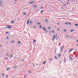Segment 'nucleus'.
I'll list each match as a JSON object with an SVG mask.
<instances>
[{
    "label": "nucleus",
    "mask_w": 78,
    "mask_h": 78,
    "mask_svg": "<svg viewBox=\"0 0 78 78\" xmlns=\"http://www.w3.org/2000/svg\"><path fill=\"white\" fill-rule=\"evenodd\" d=\"M0 2L1 3V4H3V2H2V1L1 0L0 1Z\"/></svg>",
    "instance_id": "nucleus-15"
},
{
    "label": "nucleus",
    "mask_w": 78,
    "mask_h": 78,
    "mask_svg": "<svg viewBox=\"0 0 78 78\" xmlns=\"http://www.w3.org/2000/svg\"><path fill=\"white\" fill-rule=\"evenodd\" d=\"M15 2H17V0H15Z\"/></svg>",
    "instance_id": "nucleus-49"
},
{
    "label": "nucleus",
    "mask_w": 78,
    "mask_h": 78,
    "mask_svg": "<svg viewBox=\"0 0 78 78\" xmlns=\"http://www.w3.org/2000/svg\"><path fill=\"white\" fill-rule=\"evenodd\" d=\"M9 33V32H7L5 33V34H8V33Z\"/></svg>",
    "instance_id": "nucleus-32"
},
{
    "label": "nucleus",
    "mask_w": 78,
    "mask_h": 78,
    "mask_svg": "<svg viewBox=\"0 0 78 78\" xmlns=\"http://www.w3.org/2000/svg\"><path fill=\"white\" fill-rule=\"evenodd\" d=\"M68 24H69V25H71V23H68Z\"/></svg>",
    "instance_id": "nucleus-43"
},
{
    "label": "nucleus",
    "mask_w": 78,
    "mask_h": 78,
    "mask_svg": "<svg viewBox=\"0 0 78 78\" xmlns=\"http://www.w3.org/2000/svg\"><path fill=\"white\" fill-rule=\"evenodd\" d=\"M55 39H56V40H58V37H55Z\"/></svg>",
    "instance_id": "nucleus-18"
},
{
    "label": "nucleus",
    "mask_w": 78,
    "mask_h": 78,
    "mask_svg": "<svg viewBox=\"0 0 78 78\" xmlns=\"http://www.w3.org/2000/svg\"><path fill=\"white\" fill-rule=\"evenodd\" d=\"M43 30H44V31H45V30H47L46 29V28H45V27H43Z\"/></svg>",
    "instance_id": "nucleus-9"
},
{
    "label": "nucleus",
    "mask_w": 78,
    "mask_h": 78,
    "mask_svg": "<svg viewBox=\"0 0 78 78\" xmlns=\"http://www.w3.org/2000/svg\"><path fill=\"white\" fill-rule=\"evenodd\" d=\"M45 22H47V19H45Z\"/></svg>",
    "instance_id": "nucleus-30"
},
{
    "label": "nucleus",
    "mask_w": 78,
    "mask_h": 78,
    "mask_svg": "<svg viewBox=\"0 0 78 78\" xmlns=\"http://www.w3.org/2000/svg\"><path fill=\"white\" fill-rule=\"evenodd\" d=\"M46 63V61H44L43 63V64H45Z\"/></svg>",
    "instance_id": "nucleus-11"
},
{
    "label": "nucleus",
    "mask_w": 78,
    "mask_h": 78,
    "mask_svg": "<svg viewBox=\"0 0 78 78\" xmlns=\"http://www.w3.org/2000/svg\"><path fill=\"white\" fill-rule=\"evenodd\" d=\"M73 50V48L70 49L69 50V53H70L71 51H72V50Z\"/></svg>",
    "instance_id": "nucleus-8"
},
{
    "label": "nucleus",
    "mask_w": 78,
    "mask_h": 78,
    "mask_svg": "<svg viewBox=\"0 0 78 78\" xmlns=\"http://www.w3.org/2000/svg\"><path fill=\"white\" fill-rule=\"evenodd\" d=\"M67 5H68L69 4V3H67Z\"/></svg>",
    "instance_id": "nucleus-60"
},
{
    "label": "nucleus",
    "mask_w": 78,
    "mask_h": 78,
    "mask_svg": "<svg viewBox=\"0 0 78 78\" xmlns=\"http://www.w3.org/2000/svg\"><path fill=\"white\" fill-rule=\"evenodd\" d=\"M41 9H43V7H41Z\"/></svg>",
    "instance_id": "nucleus-51"
},
{
    "label": "nucleus",
    "mask_w": 78,
    "mask_h": 78,
    "mask_svg": "<svg viewBox=\"0 0 78 78\" xmlns=\"http://www.w3.org/2000/svg\"><path fill=\"white\" fill-rule=\"evenodd\" d=\"M37 24L39 25H40V22H38L37 23Z\"/></svg>",
    "instance_id": "nucleus-27"
},
{
    "label": "nucleus",
    "mask_w": 78,
    "mask_h": 78,
    "mask_svg": "<svg viewBox=\"0 0 78 78\" xmlns=\"http://www.w3.org/2000/svg\"><path fill=\"white\" fill-rule=\"evenodd\" d=\"M14 77H15V76H14L13 78H14Z\"/></svg>",
    "instance_id": "nucleus-64"
},
{
    "label": "nucleus",
    "mask_w": 78,
    "mask_h": 78,
    "mask_svg": "<svg viewBox=\"0 0 78 78\" xmlns=\"http://www.w3.org/2000/svg\"><path fill=\"white\" fill-rule=\"evenodd\" d=\"M60 64H61V61L60 62Z\"/></svg>",
    "instance_id": "nucleus-53"
},
{
    "label": "nucleus",
    "mask_w": 78,
    "mask_h": 78,
    "mask_svg": "<svg viewBox=\"0 0 78 78\" xmlns=\"http://www.w3.org/2000/svg\"><path fill=\"white\" fill-rule=\"evenodd\" d=\"M2 76H4L5 75V74H4V73L2 74Z\"/></svg>",
    "instance_id": "nucleus-35"
},
{
    "label": "nucleus",
    "mask_w": 78,
    "mask_h": 78,
    "mask_svg": "<svg viewBox=\"0 0 78 78\" xmlns=\"http://www.w3.org/2000/svg\"><path fill=\"white\" fill-rule=\"evenodd\" d=\"M51 28H50V27H48V29H49L50 30V29H51Z\"/></svg>",
    "instance_id": "nucleus-39"
},
{
    "label": "nucleus",
    "mask_w": 78,
    "mask_h": 78,
    "mask_svg": "<svg viewBox=\"0 0 78 78\" xmlns=\"http://www.w3.org/2000/svg\"><path fill=\"white\" fill-rule=\"evenodd\" d=\"M60 45H61V43H59V44L58 45V46H60Z\"/></svg>",
    "instance_id": "nucleus-46"
},
{
    "label": "nucleus",
    "mask_w": 78,
    "mask_h": 78,
    "mask_svg": "<svg viewBox=\"0 0 78 78\" xmlns=\"http://www.w3.org/2000/svg\"><path fill=\"white\" fill-rule=\"evenodd\" d=\"M49 61H52V58H50L49 59Z\"/></svg>",
    "instance_id": "nucleus-24"
},
{
    "label": "nucleus",
    "mask_w": 78,
    "mask_h": 78,
    "mask_svg": "<svg viewBox=\"0 0 78 78\" xmlns=\"http://www.w3.org/2000/svg\"><path fill=\"white\" fill-rule=\"evenodd\" d=\"M49 33H51V31H49Z\"/></svg>",
    "instance_id": "nucleus-57"
},
{
    "label": "nucleus",
    "mask_w": 78,
    "mask_h": 78,
    "mask_svg": "<svg viewBox=\"0 0 78 78\" xmlns=\"http://www.w3.org/2000/svg\"><path fill=\"white\" fill-rule=\"evenodd\" d=\"M32 64L33 65V66H34V64H33V63H32Z\"/></svg>",
    "instance_id": "nucleus-40"
},
{
    "label": "nucleus",
    "mask_w": 78,
    "mask_h": 78,
    "mask_svg": "<svg viewBox=\"0 0 78 78\" xmlns=\"http://www.w3.org/2000/svg\"><path fill=\"white\" fill-rule=\"evenodd\" d=\"M64 32H66V30H64Z\"/></svg>",
    "instance_id": "nucleus-41"
},
{
    "label": "nucleus",
    "mask_w": 78,
    "mask_h": 78,
    "mask_svg": "<svg viewBox=\"0 0 78 78\" xmlns=\"http://www.w3.org/2000/svg\"><path fill=\"white\" fill-rule=\"evenodd\" d=\"M16 67H17V66H14V67H13V68L14 69H15V68H16Z\"/></svg>",
    "instance_id": "nucleus-36"
},
{
    "label": "nucleus",
    "mask_w": 78,
    "mask_h": 78,
    "mask_svg": "<svg viewBox=\"0 0 78 78\" xmlns=\"http://www.w3.org/2000/svg\"><path fill=\"white\" fill-rule=\"evenodd\" d=\"M76 46H78V44L76 45Z\"/></svg>",
    "instance_id": "nucleus-63"
},
{
    "label": "nucleus",
    "mask_w": 78,
    "mask_h": 78,
    "mask_svg": "<svg viewBox=\"0 0 78 78\" xmlns=\"http://www.w3.org/2000/svg\"><path fill=\"white\" fill-rule=\"evenodd\" d=\"M57 30L58 31H59V28H58Z\"/></svg>",
    "instance_id": "nucleus-48"
},
{
    "label": "nucleus",
    "mask_w": 78,
    "mask_h": 78,
    "mask_svg": "<svg viewBox=\"0 0 78 78\" xmlns=\"http://www.w3.org/2000/svg\"><path fill=\"white\" fill-rule=\"evenodd\" d=\"M59 24H59V23H58V25H59Z\"/></svg>",
    "instance_id": "nucleus-56"
},
{
    "label": "nucleus",
    "mask_w": 78,
    "mask_h": 78,
    "mask_svg": "<svg viewBox=\"0 0 78 78\" xmlns=\"http://www.w3.org/2000/svg\"><path fill=\"white\" fill-rule=\"evenodd\" d=\"M45 33H48V31H47V30H46L45 31Z\"/></svg>",
    "instance_id": "nucleus-33"
},
{
    "label": "nucleus",
    "mask_w": 78,
    "mask_h": 78,
    "mask_svg": "<svg viewBox=\"0 0 78 78\" xmlns=\"http://www.w3.org/2000/svg\"><path fill=\"white\" fill-rule=\"evenodd\" d=\"M64 46L63 45L62 48H61V51H63V49H64Z\"/></svg>",
    "instance_id": "nucleus-1"
},
{
    "label": "nucleus",
    "mask_w": 78,
    "mask_h": 78,
    "mask_svg": "<svg viewBox=\"0 0 78 78\" xmlns=\"http://www.w3.org/2000/svg\"><path fill=\"white\" fill-rule=\"evenodd\" d=\"M30 23H32V22L31 21H30Z\"/></svg>",
    "instance_id": "nucleus-47"
},
{
    "label": "nucleus",
    "mask_w": 78,
    "mask_h": 78,
    "mask_svg": "<svg viewBox=\"0 0 78 78\" xmlns=\"http://www.w3.org/2000/svg\"><path fill=\"white\" fill-rule=\"evenodd\" d=\"M69 58L70 59H71V60H72L73 59V58L71 57V56H70V55H69Z\"/></svg>",
    "instance_id": "nucleus-7"
},
{
    "label": "nucleus",
    "mask_w": 78,
    "mask_h": 78,
    "mask_svg": "<svg viewBox=\"0 0 78 78\" xmlns=\"http://www.w3.org/2000/svg\"><path fill=\"white\" fill-rule=\"evenodd\" d=\"M70 31V32H73V30H71V31Z\"/></svg>",
    "instance_id": "nucleus-25"
},
{
    "label": "nucleus",
    "mask_w": 78,
    "mask_h": 78,
    "mask_svg": "<svg viewBox=\"0 0 78 78\" xmlns=\"http://www.w3.org/2000/svg\"><path fill=\"white\" fill-rule=\"evenodd\" d=\"M36 66H37V64L36 63Z\"/></svg>",
    "instance_id": "nucleus-62"
},
{
    "label": "nucleus",
    "mask_w": 78,
    "mask_h": 78,
    "mask_svg": "<svg viewBox=\"0 0 78 78\" xmlns=\"http://www.w3.org/2000/svg\"><path fill=\"white\" fill-rule=\"evenodd\" d=\"M52 33H55V31H52Z\"/></svg>",
    "instance_id": "nucleus-52"
},
{
    "label": "nucleus",
    "mask_w": 78,
    "mask_h": 78,
    "mask_svg": "<svg viewBox=\"0 0 78 78\" xmlns=\"http://www.w3.org/2000/svg\"><path fill=\"white\" fill-rule=\"evenodd\" d=\"M56 35H55V37H58V35H57V33H56Z\"/></svg>",
    "instance_id": "nucleus-26"
},
{
    "label": "nucleus",
    "mask_w": 78,
    "mask_h": 78,
    "mask_svg": "<svg viewBox=\"0 0 78 78\" xmlns=\"http://www.w3.org/2000/svg\"><path fill=\"white\" fill-rule=\"evenodd\" d=\"M9 55V54L8 53H7L6 56H8Z\"/></svg>",
    "instance_id": "nucleus-21"
},
{
    "label": "nucleus",
    "mask_w": 78,
    "mask_h": 78,
    "mask_svg": "<svg viewBox=\"0 0 78 78\" xmlns=\"http://www.w3.org/2000/svg\"><path fill=\"white\" fill-rule=\"evenodd\" d=\"M29 21H30V19L28 20H27V25H29Z\"/></svg>",
    "instance_id": "nucleus-5"
},
{
    "label": "nucleus",
    "mask_w": 78,
    "mask_h": 78,
    "mask_svg": "<svg viewBox=\"0 0 78 78\" xmlns=\"http://www.w3.org/2000/svg\"><path fill=\"white\" fill-rule=\"evenodd\" d=\"M2 47V44H1L0 46V48Z\"/></svg>",
    "instance_id": "nucleus-42"
},
{
    "label": "nucleus",
    "mask_w": 78,
    "mask_h": 78,
    "mask_svg": "<svg viewBox=\"0 0 78 78\" xmlns=\"http://www.w3.org/2000/svg\"><path fill=\"white\" fill-rule=\"evenodd\" d=\"M33 41L34 43H35V42H36V41H35V40L33 39Z\"/></svg>",
    "instance_id": "nucleus-19"
},
{
    "label": "nucleus",
    "mask_w": 78,
    "mask_h": 78,
    "mask_svg": "<svg viewBox=\"0 0 78 78\" xmlns=\"http://www.w3.org/2000/svg\"><path fill=\"white\" fill-rule=\"evenodd\" d=\"M64 61H66V58H64Z\"/></svg>",
    "instance_id": "nucleus-61"
},
{
    "label": "nucleus",
    "mask_w": 78,
    "mask_h": 78,
    "mask_svg": "<svg viewBox=\"0 0 78 78\" xmlns=\"http://www.w3.org/2000/svg\"><path fill=\"white\" fill-rule=\"evenodd\" d=\"M7 28H9V29H11L12 28L10 26H7V27H6Z\"/></svg>",
    "instance_id": "nucleus-2"
},
{
    "label": "nucleus",
    "mask_w": 78,
    "mask_h": 78,
    "mask_svg": "<svg viewBox=\"0 0 78 78\" xmlns=\"http://www.w3.org/2000/svg\"><path fill=\"white\" fill-rule=\"evenodd\" d=\"M65 24H66V25H68V23H65Z\"/></svg>",
    "instance_id": "nucleus-31"
},
{
    "label": "nucleus",
    "mask_w": 78,
    "mask_h": 78,
    "mask_svg": "<svg viewBox=\"0 0 78 78\" xmlns=\"http://www.w3.org/2000/svg\"><path fill=\"white\" fill-rule=\"evenodd\" d=\"M63 5L64 6H66V4H63Z\"/></svg>",
    "instance_id": "nucleus-54"
},
{
    "label": "nucleus",
    "mask_w": 78,
    "mask_h": 78,
    "mask_svg": "<svg viewBox=\"0 0 78 78\" xmlns=\"http://www.w3.org/2000/svg\"><path fill=\"white\" fill-rule=\"evenodd\" d=\"M34 28H36V26H34Z\"/></svg>",
    "instance_id": "nucleus-50"
},
{
    "label": "nucleus",
    "mask_w": 78,
    "mask_h": 78,
    "mask_svg": "<svg viewBox=\"0 0 78 78\" xmlns=\"http://www.w3.org/2000/svg\"><path fill=\"white\" fill-rule=\"evenodd\" d=\"M5 59H8V57H5Z\"/></svg>",
    "instance_id": "nucleus-29"
},
{
    "label": "nucleus",
    "mask_w": 78,
    "mask_h": 78,
    "mask_svg": "<svg viewBox=\"0 0 78 78\" xmlns=\"http://www.w3.org/2000/svg\"><path fill=\"white\" fill-rule=\"evenodd\" d=\"M6 76L7 78H8V75H6Z\"/></svg>",
    "instance_id": "nucleus-34"
},
{
    "label": "nucleus",
    "mask_w": 78,
    "mask_h": 78,
    "mask_svg": "<svg viewBox=\"0 0 78 78\" xmlns=\"http://www.w3.org/2000/svg\"><path fill=\"white\" fill-rule=\"evenodd\" d=\"M40 28H42V26L41 25L40 26Z\"/></svg>",
    "instance_id": "nucleus-28"
},
{
    "label": "nucleus",
    "mask_w": 78,
    "mask_h": 78,
    "mask_svg": "<svg viewBox=\"0 0 78 78\" xmlns=\"http://www.w3.org/2000/svg\"><path fill=\"white\" fill-rule=\"evenodd\" d=\"M75 26H76V27H78V25L77 24L75 23Z\"/></svg>",
    "instance_id": "nucleus-20"
},
{
    "label": "nucleus",
    "mask_w": 78,
    "mask_h": 78,
    "mask_svg": "<svg viewBox=\"0 0 78 78\" xmlns=\"http://www.w3.org/2000/svg\"><path fill=\"white\" fill-rule=\"evenodd\" d=\"M23 14H24V15H25V16L26 15H27V13H26L24 12L23 13Z\"/></svg>",
    "instance_id": "nucleus-17"
},
{
    "label": "nucleus",
    "mask_w": 78,
    "mask_h": 78,
    "mask_svg": "<svg viewBox=\"0 0 78 78\" xmlns=\"http://www.w3.org/2000/svg\"><path fill=\"white\" fill-rule=\"evenodd\" d=\"M24 77H25V78H26V77H27V76L26 75H25L24 76Z\"/></svg>",
    "instance_id": "nucleus-45"
},
{
    "label": "nucleus",
    "mask_w": 78,
    "mask_h": 78,
    "mask_svg": "<svg viewBox=\"0 0 78 78\" xmlns=\"http://www.w3.org/2000/svg\"><path fill=\"white\" fill-rule=\"evenodd\" d=\"M12 56H13V55H11L10 56V58H12Z\"/></svg>",
    "instance_id": "nucleus-38"
},
{
    "label": "nucleus",
    "mask_w": 78,
    "mask_h": 78,
    "mask_svg": "<svg viewBox=\"0 0 78 78\" xmlns=\"http://www.w3.org/2000/svg\"><path fill=\"white\" fill-rule=\"evenodd\" d=\"M9 70V68L8 67L7 68L6 70Z\"/></svg>",
    "instance_id": "nucleus-12"
},
{
    "label": "nucleus",
    "mask_w": 78,
    "mask_h": 78,
    "mask_svg": "<svg viewBox=\"0 0 78 78\" xmlns=\"http://www.w3.org/2000/svg\"><path fill=\"white\" fill-rule=\"evenodd\" d=\"M66 37H68V36L67 35Z\"/></svg>",
    "instance_id": "nucleus-58"
},
{
    "label": "nucleus",
    "mask_w": 78,
    "mask_h": 78,
    "mask_svg": "<svg viewBox=\"0 0 78 78\" xmlns=\"http://www.w3.org/2000/svg\"><path fill=\"white\" fill-rule=\"evenodd\" d=\"M61 53H59L58 54V57H60V56H61Z\"/></svg>",
    "instance_id": "nucleus-6"
},
{
    "label": "nucleus",
    "mask_w": 78,
    "mask_h": 78,
    "mask_svg": "<svg viewBox=\"0 0 78 78\" xmlns=\"http://www.w3.org/2000/svg\"><path fill=\"white\" fill-rule=\"evenodd\" d=\"M44 12L43 10H41V12H40L41 14H42V12Z\"/></svg>",
    "instance_id": "nucleus-10"
},
{
    "label": "nucleus",
    "mask_w": 78,
    "mask_h": 78,
    "mask_svg": "<svg viewBox=\"0 0 78 78\" xmlns=\"http://www.w3.org/2000/svg\"><path fill=\"white\" fill-rule=\"evenodd\" d=\"M11 23H14V21H12L11 22Z\"/></svg>",
    "instance_id": "nucleus-23"
},
{
    "label": "nucleus",
    "mask_w": 78,
    "mask_h": 78,
    "mask_svg": "<svg viewBox=\"0 0 78 78\" xmlns=\"http://www.w3.org/2000/svg\"><path fill=\"white\" fill-rule=\"evenodd\" d=\"M20 44V41H18V44L19 45Z\"/></svg>",
    "instance_id": "nucleus-16"
},
{
    "label": "nucleus",
    "mask_w": 78,
    "mask_h": 78,
    "mask_svg": "<svg viewBox=\"0 0 78 78\" xmlns=\"http://www.w3.org/2000/svg\"><path fill=\"white\" fill-rule=\"evenodd\" d=\"M34 8H37V6H36V5L33 6Z\"/></svg>",
    "instance_id": "nucleus-14"
},
{
    "label": "nucleus",
    "mask_w": 78,
    "mask_h": 78,
    "mask_svg": "<svg viewBox=\"0 0 78 78\" xmlns=\"http://www.w3.org/2000/svg\"><path fill=\"white\" fill-rule=\"evenodd\" d=\"M34 1H32L30 2H29V4H32V3H34Z\"/></svg>",
    "instance_id": "nucleus-4"
},
{
    "label": "nucleus",
    "mask_w": 78,
    "mask_h": 78,
    "mask_svg": "<svg viewBox=\"0 0 78 78\" xmlns=\"http://www.w3.org/2000/svg\"><path fill=\"white\" fill-rule=\"evenodd\" d=\"M76 42H78V40L76 41Z\"/></svg>",
    "instance_id": "nucleus-55"
},
{
    "label": "nucleus",
    "mask_w": 78,
    "mask_h": 78,
    "mask_svg": "<svg viewBox=\"0 0 78 78\" xmlns=\"http://www.w3.org/2000/svg\"><path fill=\"white\" fill-rule=\"evenodd\" d=\"M12 43H14V41H12Z\"/></svg>",
    "instance_id": "nucleus-44"
},
{
    "label": "nucleus",
    "mask_w": 78,
    "mask_h": 78,
    "mask_svg": "<svg viewBox=\"0 0 78 78\" xmlns=\"http://www.w3.org/2000/svg\"><path fill=\"white\" fill-rule=\"evenodd\" d=\"M55 58L56 59H58V58L57 57H56V56H55Z\"/></svg>",
    "instance_id": "nucleus-13"
},
{
    "label": "nucleus",
    "mask_w": 78,
    "mask_h": 78,
    "mask_svg": "<svg viewBox=\"0 0 78 78\" xmlns=\"http://www.w3.org/2000/svg\"><path fill=\"white\" fill-rule=\"evenodd\" d=\"M24 61V60H22V61Z\"/></svg>",
    "instance_id": "nucleus-59"
},
{
    "label": "nucleus",
    "mask_w": 78,
    "mask_h": 78,
    "mask_svg": "<svg viewBox=\"0 0 78 78\" xmlns=\"http://www.w3.org/2000/svg\"><path fill=\"white\" fill-rule=\"evenodd\" d=\"M55 35L54 34V37L52 39L53 41H54V40H55Z\"/></svg>",
    "instance_id": "nucleus-3"
},
{
    "label": "nucleus",
    "mask_w": 78,
    "mask_h": 78,
    "mask_svg": "<svg viewBox=\"0 0 78 78\" xmlns=\"http://www.w3.org/2000/svg\"><path fill=\"white\" fill-rule=\"evenodd\" d=\"M7 39H9V37H7L6 38Z\"/></svg>",
    "instance_id": "nucleus-37"
},
{
    "label": "nucleus",
    "mask_w": 78,
    "mask_h": 78,
    "mask_svg": "<svg viewBox=\"0 0 78 78\" xmlns=\"http://www.w3.org/2000/svg\"><path fill=\"white\" fill-rule=\"evenodd\" d=\"M28 73H31V71H28Z\"/></svg>",
    "instance_id": "nucleus-22"
}]
</instances>
